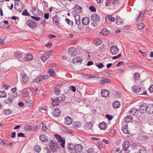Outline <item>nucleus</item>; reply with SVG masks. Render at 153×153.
<instances>
[{"mask_svg":"<svg viewBox=\"0 0 153 153\" xmlns=\"http://www.w3.org/2000/svg\"><path fill=\"white\" fill-rule=\"evenodd\" d=\"M65 123L67 125H70L72 122V119L69 117L67 116L65 118Z\"/></svg>","mask_w":153,"mask_h":153,"instance_id":"2eb2a0df","label":"nucleus"},{"mask_svg":"<svg viewBox=\"0 0 153 153\" xmlns=\"http://www.w3.org/2000/svg\"><path fill=\"white\" fill-rule=\"evenodd\" d=\"M14 56L17 58H20L22 56V53L20 51L15 52L14 53Z\"/></svg>","mask_w":153,"mask_h":153,"instance_id":"cd10ccee","label":"nucleus"},{"mask_svg":"<svg viewBox=\"0 0 153 153\" xmlns=\"http://www.w3.org/2000/svg\"><path fill=\"white\" fill-rule=\"evenodd\" d=\"M128 125H126L124 126L122 128V131L123 132L126 134H128L129 133L127 129Z\"/></svg>","mask_w":153,"mask_h":153,"instance_id":"72a5a7b5","label":"nucleus"},{"mask_svg":"<svg viewBox=\"0 0 153 153\" xmlns=\"http://www.w3.org/2000/svg\"><path fill=\"white\" fill-rule=\"evenodd\" d=\"M137 27L139 30H141L144 28L145 25L143 23H140L137 25Z\"/></svg>","mask_w":153,"mask_h":153,"instance_id":"c03bdc74","label":"nucleus"},{"mask_svg":"<svg viewBox=\"0 0 153 153\" xmlns=\"http://www.w3.org/2000/svg\"><path fill=\"white\" fill-rule=\"evenodd\" d=\"M65 21L69 25H71V26L73 25V22L71 21V20L68 18H66L65 19Z\"/></svg>","mask_w":153,"mask_h":153,"instance_id":"09e8293b","label":"nucleus"},{"mask_svg":"<svg viewBox=\"0 0 153 153\" xmlns=\"http://www.w3.org/2000/svg\"><path fill=\"white\" fill-rule=\"evenodd\" d=\"M55 137L58 142L59 143V142L61 141L62 140H65L64 138L62 137L61 136L58 134H56L55 135Z\"/></svg>","mask_w":153,"mask_h":153,"instance_id":"e433bc0d","label":"nucleus"},{"mask_svg":"<svg viewBox=\"0 0 153 153\" xmlns=\"http://www.w3.org/2000/svg\"><path fill=\"white\" fill-rule=\"evenodd\" d=\"M74 8L76 12L80 13V12L81 11V10L82 9V8L80 6L77 5H76L75 6Z\"/></svg>","mask_w":153,"mask_h":153,"instance_id":"4c0bfd02","label":"nucleus"},{"mask_svg":"<svg viewBox=\"0 0 153 153\" xmlns=\"http://www.w3.org/2000/svg\"><path fill=\"white\" fill-rule=\"evenodd\" d=\"M23 15L29 16L30 15L29 13L28 12L27 10L26 9H25L22 13Z\"/></svg>","mask_w":153,"mask_h":153,"instance_id":"bf43d9fd","label":"nucleus"},{"mask_svg":"<svg viewBox=\"0 0 153 153\" xmlns=\"http://www.w3.org/2000/svg\"><path fill=\"white\" fill-rule=\"evenodd\" d=\"M13 99L12 98H9L8 99L6 100H4V102L6 104H11L12 103Z\"/></svg>","mask_w":153,"mask_h":153,"instance_id":"37998d69","label":"nucleus"},{"mask_svg":"<svg viewBox=\"0 0 153 153\" xmlns=\"http://www.w3.org/2000/svg\"><path fill=\"white\" fill-rule=\"evenodd\" d=\"M59 84H58L56 85V87H55V94H59L60 91L59 89Z\"/></svg>","mask_w":153,"mask_h":153,"instance_id":"58836bf2","label":"nucleus"},{"mask_svg":"<svg viewBox=\"0 0 153 153\" xmlns=\"http://www.w3.org/2000/svg\"><path fill=\"white\" fill-rule=\"evenodd\" d=\"M50 148L53 152H56L58 149L57 143L55 141L52 140L50 142Z\"/></svg>","mask_w":153,"mask_h":153,"instance_id":"7ed1b4c3","label":"nucleus"},{"mask_svg":"<svg viewBox=\"0 0 153 153\" xmlns=\"http://www.w3.org/2000/svg\"><path fill=\"white\" fill-rule=\"evenodd\" d=\"M62 148H64L65 146V140H62L61 141L59 142V143Z\"/></svg>","mask_w":153,"mask_h":153,"instance_id":"e2e57ef3","label":"nucleus"},{"mask_svg":"<svg viewBox=\"0 0 153 153\" xmlns=\"http://www.w3.org/2000/svg\"><path fill=\"white\" fill-rule=\"evenodd\" d=\"M14 7L16 10L19 12H21L23 9V5L22 3H15Z\"/></svg>","mask_w":153,"mask_h":153,"instance_id":"0eeeda50","label":"nucleus"},{"mask_svg":"<svg viewBox=\"0 0 153 153\" xmlns=\"http://www.w3.org/2000/svg\"><path fill=\"white\" fill-rule=\"evenodd\" d=\"M65 98V96L63 94H60L59 97H58L56 99L59 101L60 102L61 101H64Z\"/></svg>","mask_w":153,"mask_h":153,"instance_id":"473e14b6","label":"nucleus"},{"mask_svg":"<svg viewBox=\"0 0 153 153\" xmlns=\"http://www.w3.org/2000/svg\"><path fill=\"white\" fill-rule=\"evenodd\" d=\"M109 33V31L106 28H105L102 29L100 33L103 36H105L108 35Z\"/></svg>","mask_w":153,"mask_h":153,"instance_id":"4be33fe9","label":"nucleus"},{"mask_svg":"<svg viewBox=\"0 0 153 153\" xmlns=\"http://www.w3.org/2000/svg\"><path fill=\"white\" fill-rule=\"evenodd\" d=\"M82 78L85 79H89L91 78H96L95 76L93 75H88L87 74H84L82 76Z\"/></svg>","mask_w":153,"mask_h":153,"instance_id":"4468645a","label":"nucleus"},{"mask_svg":"<svg viewBox=\"0 0 153 153\" xmlns=\"http://www.w3.org/2000/svg\"><path fill=\"white\" fill-rule=\"evenodd\" d=\"M102 43V41L99 39H98L95 41V43L97 45H100Z\"/></svg>","mask_w":153,"mask_h":153,"instance_id":"13d9d810","label":"nucleus"},{"mask_svg":"<svg viewBox=\"0 0 153 153\" xmlns=\"http://www.w3.org/2000/svg\"><path fill=\"white\" fill-rule=\"evenodd\" d=\"M27 26L33 29H35L37 26V23L34 21L32 20H28L26 23Z\"/></svg>","mask_w":153,"mask_h":153,"instance_id":"20e7f679","label":"nucleus"},{"mask_svg":"<svg viewBox=\"0 0 153 153\" xmlns=\"http://www.w3.org/2000/svg\"><path fill=\"white\" fill-rule=\"evenodd\" d=\"M94 65L99 69L102 68L104 66L103 65L101 62L96 63Z\"/></svg>","mask_w":153,"mask_h":153,"instance_id":"a18cd8bd","label":"nucleus"},{"mask_svg":"<svg viewBox=\"0 0 153 153\" xmlns=\"http://www.w3.org/2000/svg\"><path fill=\"white\" fill-rule=\"evenodd\" d=\"M53 114L54 116L58 117L60 115V110L58 108H56L54 110L53 112Z\"/></svg>","mask_w":153,"mask_h":153,"instance_id":"aec40b11","label":"nucleus"},{"mask_svg":"<svg viewBox=\"0 0 153 153\" xmlns=\"http://www.w3.org/2000/svg\"><path fill=\"white\" fill-rule=\"evenodd\" d=\"M76 21L75 23L77 25H79L81 23L80 16L79 15H77L75 17Z\"/></svg>","mask_w":153,"mask_h":153,"instance_id":"bb28decb","label":"nucleus"},{"mask_svg":"<svg viewBox=\"0 0 153 153\" xmlns=\"http://www.w3.org/2000/svg\"><path fill=\"white\" fill-rule=\"evenodd\" d=\"M82 23L85 25H88L90 22V19L87 17H85L83 18L82 20Z\"/></svg>","mask_w":153,"mask_h":153,"instance_id":"dca6fc26","label":"nucleus"},{"mask_svg":"<svg viewBox=\"0 0 153 153\" xmlns=\"http://www.w3.org/2000/svg\"><path fill=\"white\" fill-rule=\"evenodd\" d=\"M109 92L108 91L105 89H103L101 92L102 96L104 97H106L109 95Z\"/></svg>","mask_w":153,"mask_h":153,"instance_id":"412c9836","label":"nucleus"},{"mask_svg":"<svg viewBox=\"0 0 153 153\" xmlns=\"http://www.w3.org/2000/svg\"><path fill=\"white\" fill-rule=\"evenodd\" d=\"M20 77L22 79L21 83L24 84H27L29 78L26 74L25 73H22L20 74Z\"/></svg>","mask_w":153,"mask_h":153,"instance_id":"39448f33","label":"nucleus"},{"mask_svg":"<svg viewBox=\"0 0 153 153\" xmlns=\"http://www.w3.org/2000/svg\"><path fill=\"white\" fill-rule=\"evenodd\" d=\"M74 148V145L73 144H68V151H71V152H72V151H73Z\"/></svg>","mask_w":153,"mask_h":153,"instance_id":"a19ab883","label":"nucleus"},{"mask_svg":"<svg viewBox=\"0 0 153 153\" xmlns=\"http://www.w3.org/2000/svg\"><path fill=\"white\" fill-rule=\"evenodd\" d=\"M70 89L73 92H75L76 91V88L75 86H71L70 87Z\"/></svg>","mask_w":153,"mask_h":153,"instance_id":"69168bd1","label":"nucleus"},{"mask_svg":"<svg viewBox=\"0 0 153 153\" xmlns=\"http://www.w3.org/2000/svg\"><path fill=\"white\" fill-rule=\"evenodd\" d=\"M93 123L91 122H90L89 123L88 122L87 123L85 124V128L87 131L89 132H93Z\"/></svg>","mask_w":153,"mask_h":153,"instance_id":"423d86ee","label":"nucleus"},{"mask_svg":"<svg viewBox=\"0 0 153 153\" xmlns=\"http://www.w3.org/2000/svg\"><path fill=\"white\" fill-rule=\"evenodd\" d=\"M68 51L69 54L73 56H76L78 53V52L77 51L76 49L74 47L69 48Z\"/></svg>","mask_w":153,"mask_h":153,"instance_id":"6e6552de","label":"nucleus"},{"mask_svg":"<svg viewBox=\"0 0 153 153\" xmlns=\"http://www.w3.org/2000/svg\"><path fill=\"white\" fill-rule=\"evenodd\" d=\"M89 9L92 12H94L96 11V8L93 6H90L89 7Z\"/></svg>","mask_w":153,"mask_h":153,"instance_id":"680f3d73","label":"nucleus"},{"mask_svg":"<svg viewBox=\"0 0 153 153\" xmlns=\"http://www.w3.org/2000/svg\"><path fill=\"white\" fill-rule=\"evenodd\" d=\"M40 77L41 81L47 79L48 78V76L46 75H42L41 76H40Z\"/></svg>","mask_w":153,"mask_h":153,"instance_id":"5fc2aeb1","label":"nucleus"},{"mask_svg":"<svg viewBox=\"0 0 153 153\" xmlns=\"http://www.w3.org/2000/svg\"><path fill=\"white\" fill-rule=\"evenodd\" d=\"M99 126L101 129L105 130L107 128V124L103 122L99 124Z\"/></svg>","mask_w":153,"mask_h":153,"instance_id":"5701e85b","label":"nucleus"},{"mask_svg":"<svg viewBox=\"0 0 153 153\" xmlns=\"http://www.w3.org/2000/svg\"><path fill=\"white\" fill-rule=\"evenodd\" d=\"M101 84H103L105 83H109L110 82V80L108 79L102 77L100 79Z\"/></svg>","mask_w":153,"mask_h":153,"instance_id":"f3484780","label":"nucleus"},{"mask_svg":"<svg viewBox=\"0 0 153 153\" xmlns=\"http://www.w3.org/2000/svg\"><path fill=\"white\" fill-rule=\"evenodd\" d=\"M25 102L26 103V105L28 107L31 106L32 101H30V100H25Z\"/></svg>","mask_w":153,"mask_h":153,"instance_id":"de8ad7c7","label":"nucleus"},{"mask_svg":"<svg viewBox=\"0 0 153 153\" xmlns=\"http://www.w3.org/2000/svg\"><path fill=\"white\" fill-rule=\"evenodd\" d=\"M133 91L136 93H138L140 94L146 95L147 94L146 90L143 88H141L140 86L136 85L133 87Z\"/></svg>","mask_w":153,"mask_h":153,"instance_id":"f257e3e1","label":"nucleus"},{"mask_svg":"<svg viewBox=\"0 0 153 153\" xmlns=\"http://www.w3.org/2000/svg\"><path fill=\"white\" fill-rule=\"evenodd\" d=\"M137 111V110L136 109L131 108L130 110V114L131 115H134L136 114V112Z\"/></svg>","mask_w":153,"mask_h":153,"instance_id":"8fccbe9b","label":"nucleus"},{"mask_svg":"<svg viewBox=\"0 0 153 153\" xmlns=\"http://www.w3.org/2000/svg\"><path fill=\"white\" fill-rule=\"evenodd\" d=\"M130 144L128 141L124 142L122 146L123 149H127L129 146Z\"/></svg>","mask_w":153,"mask_h":153,"instance_id":"a878e982","label":"nucleus"},{"mask_svg":"<svg viewBox=\"0 0 153 153\" xmlns=\"http://www.w3.org/2000/svg\"><path fill=\"white\" fill-rule=\"evenodd\" d=\"M39 139L43 142H46L48 140L47 136L44 134L40 135L39 137Z\"/></svg>","mask_w":153,"mask_h":153,"instance_id":"a211bd4d","label":"nucleus"},{"mask_svg":"<svg viewBox=\"0 0 153 153\" xmlns=\"http://www.w3.org/2000/svg\"><path fill=\"white\" fill-rule=\"evenodd\" d=\"M25 129L27 131H32L33 127L30 126L28 125L25 126Z\"/></svg>","mask_w":153,"mask_h":153,"instance_id":"6e6d98bb","label":"nucleus"},{"mask_svg":"<svg viewBox=\"0 0 153 153\" xmlns=\"http://www.w3.org/2000/svg\"><path fill=\"white\" fill-rule=\"evenodd\" d=\"M120 153H129V151L127 149H123V150L120 151Z\"/></svg>","mask_w":153,"mask_h":153,"instance_id":"0e129e2a","label":"nucleus"},{"mask_svg":"<svg viewBox=\"0 0 153 153\" xmlns=\"http://www.w3.org/2000/svg\"><path fill=\"white\" fill-rule=\"evenodd\" d=\"M12 111L9 109H4V113L6 115H10L12 113Z\"/></svg>","mask_w":153,"mask_h":153,"instance_id":"49530a36","label":"nucleus"},{"mask_svg":"<svg viewBox=\"0 0 153 153\" xmlns=\"http://www.w3.org/2000/svg\"><path fill=\"white\" fill-rule=\"evenodd\" d=\"M22 96L24 97H26L29 95V93L27 92V89L25 88L22 90Z\"/></svg>","mask_w":153,"mask_h":153,"instance_id":"c9c22d12","label":"nucleus"},{"mask_svg":"<svg viewBox=\"0 0 153 153\" xmlns=\"http://www.w3.org/2000/svg\"><path fill=\"white\" fill-rule=\"evenodd\" d=\"M82 61V59L80 57H74L72 60V62L74 64L77 62L81 63Z\"/></svg>","mask_w":153,"mask_h":153,"instance_id":"6ab92c4d","label":"nucleus"},{"mask_svg":"<svg viewBox=\"0 0 153 153\" xmlns=\"http://www.w3.org/2000/svg\"><path fill=\"white\" fill-rule=\"evenodd\" d=\"M82 149V146L80 144H76L74 146V150L76 153H79L81 152Z\"/></svg>","mask_w":153,"mask_h":153,"instance_id":"9d476101","label":"nucleus"},{"mask_svg":"<svg viewBox=\"0 0 153 153\" xmlns=\"http://www.w3.org/2000/svg\"><path fill=\"white\" fill-rule=\"evenodd\" d=\"M60 102L57 99H53L52 102V106L57 105L59 104Z\"/></svg>","mask_w":153,"mask_h":153,"instance_id":"7c9ffc66","label":"nucleus"},{"mask_svg":"<svg viewBox=\"0 0 153 153\" xmlns=\"http://www.w3.org/2000/svg\"><path fill=\"white\" fill-rule=\"evenodd\" d=\"M33 58L32 55L31 54H27L25 55V60L27 61L30 60Z\"/></svg>","mask_w":153,"mask_h":153,"instance_id":"f704fd0d","label":"nucleus"},{"mask_svg":"<svg viewBox=\"0 0 153 153\" xmlns=\"http://www.w3.org/2000/svg\"><path fill=\"white\" fill-rule=\"evenodd\" d=\"M91 19L94 22V23H95L100 21V17L97 14H94L91 16Z\"/></svg>","mask_w":153,"mask_h":153,"instance_id":"f8f14e48","label":"nucleus"},{"mask_svg":"<svg viewBox=\"0 0 153 153\" xmlns=\"http://www.w3.org/2000/svg\"><path fill=\"white\" fill-rule=\"evenodd\" d=\"M41 81V79L40 76L39 77H37L35 79L33 80L34 82H39Z\"/></svg>","mask_w":153,"mask_h":153,"instance_id":"338daca9","label":"nucleus"},{"mask_svg":"<svg viewBox=\"0 0 153 153\" xmlns=\"http://www.w3.org/2000/svg\"><path fill=\"white\" fill-rule=\"evenodd\" d=\"M59 17L57 16H55L53 18V22L56 25H59Z\"/></svg>","mask_w":153,"mask_h":153,"instance_id":"c756f323","label":"nucleus"},{"mask_svg":"<svg viewBox=\"0 0 153 153\" xmlns=\"http://www.w3.org/2000/svg\"><path fill=\"white\" fill-rule=\"evenodd\" d=\"M115 20V19L114 17H112L111 16H108L106 17V22H108V21H110L111 22H113Z\"/></svg>","mask_w":153,"mask_h":153,"instance_id":"c85d7f7f","label":"nucleus"},{"mask_svg":"<svg viewBox=\"0 0 153 153\" xmlns=\"http://www.w3.org/2000/svg\"><path fill=\"white\" fill-rule=\"evenodd\" d=\"M6 97V93L4 91H0V97L5 98Z\"/></svg>","mask_w":153,"mask_h":153,"instance_id":"79ce46f5","label":"nucleus"},{"mask_svg":"<svg viewBox=\"0 0 153 153\" xmlns=\"http://www.w3.org/2000/svg\"><path fill=\"white\" fill-rule=\"evenodd\" d=\"M116 23L118 25H122L123 24V20L121 19L120 18L119 16L116 17Z\"/></svg>","mask_w":153,"mask_h":153,"instance_id":"b1692460","label":"nucleus"},{"mask_svg":"<svg viewBox=\"0 0 153 153\" xmlns=\"http://www.w3.org/2000/svg\"><path fill=\"white\" fill-rule=\"evenodd\" d=\"M134 79H135L138 80L140 78V75L138 73H135L134 75Z\"/></svg>","mask_w":153,"mask_h":153,"instance_id":"603ef678","label":"nucleus"},{"mask_svg":"<svg viewBox=\"0 0 153 153\" xmlns=\"http://www.w3.org/2000/svg\"><path fill=\"white\" fill-rule=\"evenodd\" d=\"M146 103H143L140 106L139 111L141 113H143L145 111H146Z\"/></svg>","mask_w":153,"mask_h":153,"instance_id":"ddd939ff","label":"nucleus"},{"mask_svg":"<svg viewBox=\"0 0 153 153\" xmlns=\"http://www.w3.org/2000/svg\"><path fill=\"white\" fill-rule=\"evenodd\" d=\"M49 73L51 76H54L55 75V72L53 70L52 68H50L49 69Z\"/></svg>","mask_w":153,"mask_h":153,"instance_id":"3c124183","label":"nucleus"},{"mask_svg":"<svg viewBox=\"0 0 153 153\" xmlns=\"http://www.w3.org/2000/svg\"><path fill=\"white\" fill-rule=\"evenodd\" d=\"M117 0H107L105 3V7L108 9H113L116 4H117Z\"/></svg>","mask_w":153,"mask_h":153,"instance_id":"f03ea898","label":"nucleus"},{"mask_svg":"<svg viewBox=\"0 0 153 153\" xmlns=\"http://www.w3.org/2000/svg\"><path fill=\"white\" fill-rule=\"evenodd\" d=\"M119 49L117 46H112L110 49V51L113 55L117 54L119 52Z\"/></svg>","mask_w":153,"mask_h":153,"instance_id":"1a4fd4ad","label":"nucleus"},{"mask_svg":"<svg viewBox=\"0 0 153 153\" xmlns=\"http://www.w3.org/2000/svg\"><path fill=\"white\" fill-rule=\"evenodd\" d=\"M34 150L38 153H39L41 150L40 146L38 145H36L34 146Z\"/></svg>","mask_w":153,"mask_h":153,"instance_id":"ea45409f","label":"nucleus"},{"mask_svg":"<svg viewBox=\"0 0 153 153\" xmlns=\"http://www.w3.org/2000/svg\"><path fill=\"white\" fill-rule=\"evenodd\" d=\"M115 134L114 129H112L110 132V135L111 137H113L114 136Z\"/></svg>","mask_w":153,"mask_h":153,"instance_id":"052dcab7","label":"nucleus"},{"mask_svg":"<svg viewBox=\"0 0 153 153\" xmlns=\"http://www.w3.org/2000/svg\"><path fill=\"white\" fill-rule=\"evenodd\" d=\"M31 11L33 14L34 15H35L36 13H35V11L37 12L39 11V10L38 8L33 7L32 8Z\"/></svg>","mask_w":153,"mask_h":153,"instance_id":"864d4df0","label":"nucleus"},{"mask_svg":"<svg viewBox=\"0 0 153 153\" xmlns=\"http://www.w3.org/2000/svg\"><path fill=\"white\" fill-rule=\"evenodd\" d=\"M113 105L114 108H118L119 107L120 105V103L118 101H115L113 103Z\"/></svg>","mask_w":153,"mask_h":153,"instance_id":"2f4dec72","label":"nucleus"},{"mask_svg":"<svg viewBox=\"0 0 153 153\" xmlns=\"http://www.w3.org/2000/svg\"><path fill=\"white\" fill-rule=\"evenodd\" d=\"M119 149H114L112 150L111 151V153H119Z\"/></svg>","mask_w":153,"mask_h":153,"instance_id":"774afa93","label":"nucleus"},{"mask_svg":"<svg viewBox=\"0 0 153 153\" xmlns=\"http://www.w3.org/2000/svg\"><path fill=\"white\" fill-rule=\"evenodd\" d=\"M146 112L148 114L153 113V104H150L146 105Z\"/></svg>","mask_w":153,"mask_h":153,"instance_id":"9b49d317","label":"nucleus"},{"mask_svg":"<svg viewBox=\"0 0 153 153\" xmlns=\"http://www.w3.org/2000/svg\"><path fill=\"white\" fill-rule=\"evenodd\" d=\"M139 153H147V152L145 148H142L140 149Z\"/></svg>","mask_w":153,"mask_h":153,"instance_id":"4d7b16f0","label":"nucleus"},{"mask_svg":"<svg viewBox=\"0 0 153 153\" xmlns=\"http://www.w3.org/2000/svg\"><path fill=\"white\" fill-rule=\"evenodd\" d=\"M133 117L130 115H128L124 119L125 122L126 123H128L131 122L132 119Z\"/></svg>","mask_w":153,"mask_h":153,"instance_id":"393cba45","label":"nucleus"}]
</instances>
